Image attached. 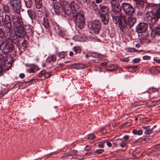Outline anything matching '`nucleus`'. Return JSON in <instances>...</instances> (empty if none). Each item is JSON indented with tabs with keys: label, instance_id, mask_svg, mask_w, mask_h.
<instances>
[{
	"label": "nucleus",
	"instance_id": "5",
	"mask_svg": "<svg viewBox=\"0 0 160 160\" xmlns=\"http://www.w3.org/2000/svg\"><path fill=\"white\" fill-rule=\"evenodd\" d=\"M123 15L121 14L119 15L112 17L113 22L116 24L118 23V26L122 31H124L128 25L127 22L122 18Z\"/></svg>",
	"mask_w": 160,
	"mask_h": 160
},
{
	"label": "nucleus",
	"instance_id": "15",
	"mask_svg": "<svg viewBox=\"0 0 160 160\" xmlns=\"http://www.w3.org/2000/svg\"><path fill=\"white\" fill-rule=\"evenodd\" d=\"M12 21L13 25L12 26V28H15L23 25L21 21V19L19 17L17 16H13L12 17Z\"/></svg>",
	"mask_w": 160,
	"mask_h": 160
},
{
	"label": "nucleus",
	"instance_id": "43",
	"mask_svg": "<svg viewBox=\"0 0 160 160\" xmlns=\"http://www.w3.org/2000/svg\"><path fill=\"white\" fill-rule=\"evenodd\" d=\"M152 129H150L146 130L145 131V133L147 134H150L152 132Z\"/></svg>",
	"mask_w": 160,
	"mask_h": 160
},
{
	"label": "nucleus",
	"instance_id": "54",
	"mask_svg": "<svg viewBox=\"0 0 160 160\" xmlns=\"http://www.w3.org/2000/svg\"><path fill=\"white\" fill-rule=\"evenodd\" d=\"M19 76L22 79L24 78L25 75L23 73H20L19 74Z\"/></svg>",
	"mask_w": 160,
	"mask_h": 160
},
{
	"label": "nucleus",
	"instance_id": "36",
	"mask_svg": "<svg viewBox=\"0 0 160 160\" xmlns=\"http://www.w3.org/2000/svg\"><path fill=\"white\" fill-rule=\"evenodd\" d=\"M73 50L76 53L79 52L80 51V48L78 47H74L73 48Z\"/></svg>",
	"mask_w": 160,
	"mask_h": 160
},
{
	"label": "nucleus",
	"instance_id": "46",
	"mask_svg": "<svg viewBox=\"0 0 160 160\" xmlns=\"http://www.w3.org/2000/svg\"><path fill=\"white\" fill-rule=\"evenodd\" d=\"M104 151V150L103 149H99L96 150L95 152L98 154H100L103 153Z\"/></svg>",
	"mask_w": 160,
	"mask_h": 160
},
{
	"label": "nucleus",
	"instance_id": "25",
	"mask_svg": "<svg viewBox=\"0 0 160 160\" xmlns=\"http://www.w3.org/2000/svg\"><path fill=\"white\" fill-rule=\"evenodd\" d=\"M145 0H137L136 2V4L137 7L139 8L140 7H142L144 5V2Z\"/></svg>",
	"mask_w": 160,
	"mask_h": 160
},
{
	"label": "nucleus",
	"instance_id": "57",
	"mask_svg": "<svg viewBox=\"0 0 160 160\" xmlns=\"http://www.w3.org/2000/svg\"><path fill=\"white\" fill-rule=\"evenodd\" d=\"M3 70V66L2 65L0 64V73Z\"/></svg>",
	"mask_w": 160,
	"mask_h": 160
},
{
	"label": "nucleus",
	"instance_id": "7",
	"mask_svg": "<svg viewBox=\"0 0 160 160\" xmlns=\"http://www.w3.org/2000/svg\"><path fill=\"white\" fill-rule=\"evenodd\" d=\"M102 24L100 21L95 20L88 23V27L91 29L93 32L96 34L99 33L101 30Z\"/></svg>",
	"mask_w": 160,
	"mask_h": 160
},
{
	"label": "nucleus",
	"instance_id": "63",
	"mask_svg": "<svg viewBox=\"0 0 160 160\" xmlns=\"http://www.w3.org/2000/svg\"><path fill=\"white\" fill-rule=\"evenodd\" d=\"M148 126H145L143 127L142 128H143L144 129H148Z\"/></svg>",
	"mask_w": 160,
	"mask_h": 160
},
{
	"label": "nucleus",
	"instance_id": "61",
	"mask_svg": "<svg viewBox=\"0 0 160 160\" xmlns=\"http://www.w3.org/2000/svg\"><path fill=\"white\" fill-rule=\"evenodd\" d=\"M69 54L70 56H72L73 55V53L72 52H70Z\"/></svg>",
	"mask_w": 160,
	"mask_h": 160
},
{
	"label": "nucleus",
	"instance_id": "22",
	"mask_svg": "<svg viewBox=\"0 0 160 160\" xmlns=\"http://www.w3.org/2000/svg\"><path fill=\"white\" fill-rule=\"evenodd\" d=\"M35 2L36 8L37 9L41 8L42 5V0H35Z\"/></svg>",
	"mask_w": 160,
	"mask_h": 160
},
{
	"label": "nucleus",
	"instance_id": "13",
	"mask_svg": "<svg viewBox=\"0 0 160 160\" xmlns=\"http://www.w3.org/2000/svg\"><path fill=\"white\" fill-rule=\"evenodd\" d=\"M16 28L15 35L20 38H22L25 36L26 32L23 25L16 27Z\"/></svg>",
	"mask_w": 160,
	"mask_h": 160
},
{
	"label": "nucleus",
	"instance_id": "29",
	"mask_svg": "<svg viewBox=\"0 0 160 160\" xmlns=\"http://www.w3.org/2000/svg\"><path fill=\"white\" fill-rule=\"evenodd\" d=\"M58 55L60 58H63L66 56L65 52L64 51H62L60 52H58Z\"/></svg>",
	"mask_w": 160,
	"mask_h": 160
},
{
	"label": "nucleus",
	"instance_id": "12",
	"mask_svg": "<svg viewBox=\"0 0 160 160\" xmlns=\"http://www.w3.org/2000/svg\"><path fill=\"white\" fill-rule=\"evenodd\" d=\"M53 7L54 11L56 14L59 15L63 12H64V5L62 6L61 2H56L54 3Z\"/></svg>",
	"mask_w": 160,
	"mask_h": 160
},
{
	"label": "nucleus",
	"instance_id": "6",
	"mask_svg": "<svg viewBox=\"0 0 160 160\" xmlns=\"http://www.w3.org/2000/svg\"><path fill=\"white\" fill-rule=\"evenodd\" d=\"M110 4L112 8L111 12L112 17L120 15L121 9L118 1L117 0H112L110 2Z\"/></svg>",
	"mask_w": 160,
	"mask_h": 160
},
{
	"label": "nucleus",
	"instance_id": "62",
	"mask_svg": "<svg viewBox=\"0 0 160 160\" xmlns=\"http://www.w3.org/2000/svg\"><path fill=\"white\" fill-rule=\"evenodd\" d=\"M135 47L136 48H139L140 47V45L139 44H137L135 45Z\"/></svg>",
	"mask_w": 160,
	"mask_h": 160
},
{
	"label": "nucleus",
	"instance_id": "8",
	"mask_svg": "<svg viewBox=\"0 0 160 160\" xmlns=\"http://www.w3.org/2000/svg\"><path fill=\"white\" fill-rule=\"evenodd\" d=\"M9 4L14 13L19 14L21 7V0H10Z\"/></svg>",
	"mask_w": 160,
	"mask_h": 160
},
{
	"label": "nucleus",
	"instance_id": "38",
	"mask_svg": "<svg viewBox=\"0 0 160 160\" xmlns=\"http://www.w3.org/2000/svg\"><path fill=\"white\" fill-rule=\"evenodd\" d=\"M51 76L50 73V72H46L45 71V73L44 74V78H47L50 77Z\"/></svg>",
	"mask_w": 160,
	"mask_h": 160
},
{
	"label": "nucleus",
	"instance_id": "33",
	"mask_svg": "<svg viewBox=\"0 0 160 160\" xmlns=\"http://www.w3.org/2000/svg\"><path fill=\"white\" fill-rule=\"evenodd\" d=\"M11 63L8 62V63H6L4 65L5 69L7 70L9 69L10 67L11 66Z\"/></svg>",
	"mask_w": 160,
	"mask_h": 160
},
{
	"label": "nucleus",
	"instance_id": "20",
	"mask_svg": "<svg viewBox=\"0 0 160 160\" xmlns=\"http://www.w3.org/2000/svg\"><path fill=\"white\" fill-rule=\"evenodd\" d=\"M100 11V12L104 13L103 14L109 13V8L107 6H104L102 4L99 5Z\"/></svg>",
	"mask_w": 160,
	"mask_h": 160
},
{
	"label": "nucleus",
	"instance_id": "28",
	"mask_svg": "<svg viewBox=\"0 0 160 160\" xmlns=\"http://www.w3.org/2000/svg\"><path fill=\"white\" fill-rule=\"evenodd\" d=\"M132 133L135 135L138 134V135H140L142 133V130L140 129L137 131V130L135 129L132 131Z\"/></svg>",
	"mask_w": 160,
	"mask_h": 160
},
{
	"label": "nucleus",
	"instance_id": "9",
	"mask_svg": "<svg viewBox=\"0 0 160 160\" xmlns=\"http://www.w3.org/2000/svg\"><path fill=\"white\" fill-rule=\"evenodd\" d=\"M121 7L125 14L128 15H131L135 12L134 8L129 3H122Z\"/></svg>",
	"mask_w": 160,
	"mask_h": 160
},
{
	"label": "nucleus",
	"instance_id": "58",
	"mask_svg": "<svg viewBox=\"0 0 160 160\" xmlns=\"http://www.w3.org/2000/svg\"><path fill=\"white\" fill-rule=\"evenodd\" d=\"M95 1L98 4L102 2V0H96Z\"/></svg>",
	"mask_w": 160,
	"mask_h": 160
},
{
	"label": "nucleus",
	"instance_id": "19",
	"mask_svg": "<svg viewBox=\"0 0 160 160\" xmlns=\"http://www.w3.org/2000/svg\"><path fill=\"white\" fill-rule=\"evenodd\" d=\"M17 37L18 36L16 35V36H11L9 37V38H8L7 41H9L12 44H19L20 43V41L19 40L18 38Z\"/></svg>",
	"mask_w": 160,
	"mask_h": 160
},
{
	"label": "nucleus",
	"instance_id": "26",
	"mask_svg": "<svg viewBox=\"0 0 160 160\" xmlns=\"http://www.w3.org/2000/svg\"><path fill=\"white\" fill-rule=\"evenodd\" d=\"M26 7L28 8L31 7L32 4V0H24Z\"/></svg>",
	"mask_w": 160,
	"mask_h": 160
},
{
	"label": "nucleus",
	"instance_id": "11",
	"mask_svg": "<svg viewBox=\"0 0 160 160\" xmlns=\"http://www.w3.org/2000/svg\"><path fill=\"white\" fill-rule=\"evenodd\" d=\"M130 15H128L126 14H124L122 16L126 21L127 22L128 25L130 28H131L133 26L136 21V18L134 17H132L130 16Z\"/></svg>",
	"mask_w": 160,
	"mask_h": 160
},
{
	"label": "nucleus",
	"instance_id": "41",
	"mask_svg": "<svg viewBox=\"0 0 160 160\" xmlns=\"http://www.w3.org/2000/svg\"><path fill=\"white\" fill-rule=\"evenodd\" d=\"M3 17V13L0 8V22L2 21V19Z\"/></svg>",
	"mask_w": 160,
	"mask_h": 160
},
{
	"label": "nucleus",
	"instance_id": "21",
	"mask_svg": "<svg viewBox=\"0 0 160 160\" xmlns=\"http://www.w3.org/2000/svg\"><path fill=\"white\" fill-rule=\"evenodd\" d=\"M27 12L29 17L31 19H33L35 18V13L33 10L30 9L28 10H27Z\"/></svg>",
	"mask_w": 160,
	"mask_h": 160
},
{
	"label": "nucleus",
	"instance_id": "47",
	"mask_svg": "<svg viewBox=\"0 0 160 160\" xmlns=\"http://www.w3.org/2000/svg\"><path fill=\"white\" fill-rule=\"evenodd\" d=\"M140 61V59L139 58H136L133 60V62L134 63H138Z\"/></svg>",
	"mask_w": 160,
	"mask_h": 160
},
{
	"label": "nucleus",
	"instance_id": "48",
	"mask_svg": "<svg viewBox=\"0 0 160 160\" xmlns=\"http://www.w3.org/2000/svg\"><path fill=\"white\" fill-rule=\"evenodd\" d=\"M78 64L74 63L72 65L73 68L75 69H78Z\"/></svg>",
	"mask_w": 160,
	"mask_h": 160
},
{
	"label": "nucleus",
	"instance_id": "56",
	"mask_svg": "<svg viewBox=\"0 0 160 160\" xmlns=\"http://www.w3.org/2000/svg\"><path fill=\"white\" fill-rule=\"evenodd\" d=\"M107 145L109 147H111L112 145V143L109 142H107Z\"/></svg>",
	"mask_w": 160,
	"mask_h": 160
},
{
	"label": "nucleus",
	"instance_id": "30",
	"mask_svg": "<svg viewBox=\"0 0 160 160\" xmlns=\"http://www.w3.org/2000/svg\"><path fill=\"white\" fill-rule=\"evenodd\" d=\"M82 1L84 4H87V7L88 8H90L91 5L90 4L91 3V0H82Z\"/></svg>",
	"mask_w": 160,
	"mask_h": 160
},
{
	"label": "nucleus",
	"instance_id": "60",
	"mask_svg": "<svg viewBox=\"0 0 160 160\" xmlns=\"http://www.w3.org/2000/svg\"><path fill=\"white\" fill-rule=\"evenodd\" d=\"M123 138L125 140H128L129 138V136L128 135H125L124 136Z\"/></svg>",
	"mask_w": 160,
	"mask_h": 160
},
{
	"label": "nucleus",
	"instance_id": "1",
	"mask_svg": "<svg viewBox=\"0 0 160 160\" xmlns=\"http://www.w3.org/2000/svg\"><path fill=\"white\" fill-rule=\"evenodd\" d=\"M146 18L150 25L157 21L160 18V5H154L152 11L146 13Z\"/></svg>",
	"mask_w": 160,
	"mask_h": 160
},
{
	"label": "nucleus",
	"instance_id": "34",
	"mask_svg": "<svg viewBox=\"0 0 160 160\" xmlns=\"http://www.w3.org/2000/svg\"><path fill=\"white\" fill-rule=\"evenodd\" d=\"M106 141L105 140L102 141L100 142L98 144V147L100 148H103L104 147V144Z\"/></svg>",
	"mask_w": 160,
	"mask_h": 160
},
{
	"label": "nucleus",
	"instance_id": "59",
	"mask_svg": "<svg viewBox=\"0 0 160 160\" xmlns=\"http://www.w3.org/2000/svg\"><path fill=\"white\" fill-rule=\"evenodd\" d=\"M107 63H108L107 62H104L103 63H102L101 64V65L102 66H106L107 65Z\"/></svg>",
	"mask_w": 160,
	"mask_h": 160
},
{
	"label": "nucleus",
	"instance_id": "53",
	"mask_svg": "<svg viewBox=\"0 0 160 160\" xmlns=\"http://www.w3.org/2000/svg\"><path fill=\"white\" fill-rule=\"evenodd\" d=\"M28 72H29L34 73L35 72V71L34 69L32 68H30L28 70Z\"/></svg>",
	"mask_w": 160,
	"mask_h": 160
},
{
	"label": "nucleus",
	"instance_id": "10",
	"mask_svg": "<svg viewBox=\"0 0 160 160\" xmlns=\"http://www.w3.org/2000/svg\"><path fill=\"white\" fill-rule=\"evenodd\" d=\"M14 46L13 44L7 40L4 46L1 48L2 52L4 54L12 52L14 49Z\"/></svg>",
	"mask_w": 160,
	"mask_h": 160
},
{
	"label": "nucleus",
	"instance_id": "37",
	"mask_svg": "<svg viewBox=\"0 0 160 160\" xmlns=\"http://www.w3.org/2000/svg\"><path fill=\"white\" fill-rule=\"evenodd\" d=\"M126 145V143L124 142V141H122L119 143L120 146L122 148H125Z\"/></svg>",
	"mask_w": 160,
	"mask_h": 160
},
{
	"label": "nucleus",
	"instance_id": "32",
	"mask_svg": "<svg viewBox=\"0 0 160 160\" xmlns=\"http://www.w3.org/2000/svg\"><path fill=\"white\" fill-rule=\"evenodd\" d=\"M48 59H50L49 62L52 61L54 62L56 61V56L55 55H53L51 56L50 57L48 58Z\"/></svg>",
	"mask_w": 160,
	"mask_h": 160
},
{
	"label": "nucleus",
	"instance_id": "2",
	"mask_svg": "<svg viewBox=\"0 0 160 160\" xmlns=\"http://www.w3.org/2000/svg\"><path fill=\"white\" fill-rule=\"evenodd\" d=\"M62 3L64 5V13L68 16L71 15L73 11H77L79 8V6L74 2L69 3L66 1H64Z\"/></svg>",
	"mask_w": 160,
	"mask_h": 160
},
{
	"label": "nucleus",
	"instance_id": "50",
	"mask_svg": "<svg viewBox=\"0 0 160 160\" xmlns=\"http://www.w3.org/2000/svg\"><path fill=\"white\" fill-rule=\"evenodd\" d=\"M22 46L23 47H26L27 46L26 41H24L22 43Z\"/></svg>",
	"mask_w": 160,
	"mask_h": 160
},
{
	"label": "nucleus",
	"instance_id": "16",
	"mask_svg": "<svg viewBox=\"0 0 160 160\" xmlns=\"http://www.w3.org/2000/svg\"><path fill=\"white\" fill-rule=\"evenodd\" d=\"M109 17V13L102 14H101V20L104 24L106 25L108 23Z\"/></svg>",
	"mask_w": 160,
	"mask_h": 160
},
{
	"label": "nucleus",
	"instance_id": "23",
	"mask_svg": "<svg viewBox=\"0 0 160 160\" xmlns=\"http://www.w3.org/2000/svg\"><path fill=\"white\" fill-rule=\"evenodd\" d=\"M77 151L76 150H73L68 152L66 155V156H74L77 154Z\"/></svg>",
	"mask_w": 160,
	"mask_h": 160
},
{
	"label": "nucleus",
	"instance_id": "24",
	"mask_svg": "<svg viewBox=\"0 0 160 160\" xmlns=\"http://www.w3.org/2000/svg\"><path fill=\"white\" fill-rule=\"evenodd\" d=\"M117 68V66L115 65L110 64L107 67V69L110 71H112L116 70Z\"/></svg>",
	"mask_w": 160,
	"mask_h": 160
},
{
	"label": "nucleus",
	"instance_id": "3",
	"mask_svg": "<svg viewBox=\"0 0 160 160\" xmlns=\"http://www.w3.org/2000/svg\"><path fill=\"white\" fill-rule=\"evenodd\" d=\"M73 19L76 26L79 28L81 29L84 27V18L83 14L81 12L75 13L72 12Z\"/></svg>",
	"mask_w": 160,
	"mask_h": 160
},
{
	"label": "nucleus",
	"instance_id": "4",
	"mask_svg": "<svg viewBox=\"0 0 160 160\" xmlns=\"http://www.w3.org/2000/svg\"><path fill=\"white\" fill-rule=\"evenodd\" d=\"M0 25L3 26L4 30L6 33H11L12 32L11 19L8 15H5L3 18L2 21L0 22Z\"/></svg>",
	"mask_w": 160,
	"mask_h": 160
},
{
	"label": "nucleus",
	"instance_id": "42",
	"mask_svg": "<svg viewBox=\"0 0 160 160\" xmlns=\"http://www.w3.org/2000/svg\"><path fill=\"white\" fill-rule=\"evenodd\" d=\"M95 138V136L92 134H89L88 136V139L89 140H92Z\"/></svg>",
	"mask_w": 160,
	"mask_h": 160
},
{
	"label": "nucleus",
	"instance_id": "39",
	"mask_svg": "<svg viewBox=\"0 0 160 160\" xmlns=\"http://www.w3.org/2000/svg\"><path fill=\"white\" fill-rule=\"evenodd\" d=\"M92 8L95 11H97L98 10V6L96 3H94L92 5Z\"/></svg>",
	"mask_w": 160,
	"mask_h": 160
},
{
	"label": "nucleus",
	"instance_id": "17",
	"mask_svg": "<svg viewBox=\"0 0 160 160\" xmlns=\"http://www.w3.org/2000/svg\"><path fill=\"white\" fill-rule=\"evenodd\" d=\"M151 35L152 37H154L155 36L160 35V27L156 26L152 29Z\"/></svg>",
	"mask_w": 160,
	"mask_h": 160
},
{
	"label": "nucleus",
	"instance_id": "55",
	"mask_svg": "<svg viewBox=\"0 0 160 160\" xmlns=\"http://www.w3.org/2000/svg\"><path fill=\"white\" fill-rule=\"evenodd\" d=\"M137 65L131 66V68L132 70L137 68Z\"/></svg>",
	"mask_w": 160,
	"mask_h": 160
},
{
	"label": "nucleus",
	"instance_id": "27",
	"mask_svg": "<svg viewBox=\"0 0 160 160\" xmlns=\"http://www.w3.org/2000/svg\"><path fill=\"white\" fill-rule=\"evenodd\" d=\"M53 28L56 33L58 34L61 33V31L58 25L57 24L55 25Z\"/></svg>",
	"mask_w": 160,
	"mask_h": 160
},
{
	"label": "nucleus",
	"instance_id": "52",
	"mask_svg": "<svg viewBox=\"0 0 160 160\" xmlns=\"http://www.w3.org/2000/svg\"><path fill=\"white\" fill-rule=\"evenodd\" d=\"M32 66L34 67L36 70H39V68L37 66L34 64H32Z\"/></svg>",
	"mask_w": 160,
	"mask_h": 160
},
{
	"label": "nucleus",
	"instance_id": "51",
	"mask_svg": "<svg viewBox=\"0 0 160 160\" xmlns=\"http://www.w3.org/2000/svg\"><path fill=\"white\" fill-rule=\"evenodd\" d=\"M91 149V147L89 145H87L85 147V149L86 151H88Z\"/></svg>",
	"mask_w": 160,
	"mask_h": 160
},
{
	"label": "nucleus",
	"instance_id": "31",
	"mask_svg": "<svg viewBox=\"0 0 160 160\" xmlns=\"http://www.w3.org/2000/svg\"><path fill=\"white\" fill-rule=\"evenodd\" d=\"M6 35L2 29L0 28V37L2 39L5 38ZM5 40V38L4 39Z\"/></svg>",
	"mask_w": 160,
	"mask_h": 160
},
{
	"label": "nucleus",
	"instance_id": "49",
	"mask_svg": "<svg viewBox=\"0 0 160 160\" xmlns=\"http://www.w3.org/2000/svg\"><path fill=\"white\" fill-rule=\"evenodd\" d=\"M142 58L144 60H149L150 58V57L148 56H144L142 57Z\"/></svg>",
	"mask_w": 160,
	"mask_h": 160
},
{
	"label": "nucleus",
	"instance_id": "14",
	"mask_svg": "<svg viewBox=\"0 0 160 160\" xmlns=\"http://www.w3.org/2000/svg\"><path fill=\"white\" fill-rule=\"evenodd\" d=\"M148 25L145 23H139L136 28V31L138 33L145 32L147 29Z\"/></svg>",
	"mask_w": 160,
	"mask_h": 160
},
{
	"label": "nucleus",
	"instance_id": "64",
	"mask_svg": "<svg viewBox=\"0 0 160 160\" xmlns=\"http://www.w3.org/2000/svg\"><path fill=\"white\" fill-rule=\"evenodd\" d=\"M3 43V41L0 39V46Z\"/></svg>",
	"mask_w": 160,
	"mask_h": 160
},
{
	"label": "nucleus",
	"instance_id": "35",
	"mask_svg": "<svg viewBox=\"0 0 160 160\" xmlns=\"http://www.w3.org/2000/svg\"><path fill=\"white\" fill-rule=\"evenodd\" d=\"M3 11L5 13H8L9 11V8L8 6H5L3 7Z\"/></svg>",
	"mask_w": 160,
	"mask_h": 160
},
{
	"label": "nucleus",
	"instance_id": "40",
	"mask_svg": "<svg viewBox=\"0 0 160 160\" xmlns=\"http://www.w3.org/2000/svg\"><path fill=\"white\" fill-rule=\"evenodd\" d=\"M45 73V71L44 70L41 71L39 73V77L40 78H42L43 76L44 77V74Z\"/></svg>",
	"mask_w": 160,
	"mask_h": 160
},
{
	"label": "nucleus",
	"instance_id": "45",
	"mask_svg": "<svg viewBox=\"0 0 160 160\" xmlns=\"http://www.w3.org/2000/svg\"><path fill=\"white\" fill-rule=\"evenodd\" d=\"M85 66L84 65L82 64H78V69H82L85 68Z\"/></svg>",
	"mask_w": 160,
	"mask_h": 160
},
{
	"label": "nucleus",
	"instance_id": "44",
	"mask_svg": "<svg viewBox=\"0 0 160 160\" xmlns=\"http://www.w3.org/2000/svg\"><path fill=\"white\" fill-rule=\"evenodd\" d=\"M34 80V79H32L29 81L25 82L24 83H26V84H27L28 86H29L31 84L32 82Z\"/></svg>",
	"mask_w": 160,
	"mask_h": 160
},
{
	"label": "nucleus",
	"instance_id": "18",
	"mask_svg": "<svg viewBox=\"0 0 160 160\" xmlns=\"http://www.w3.org/2000/svg\"><path fill=\"white\" fill-rule=\"evenodd\" d=\"M42 25L48 31H49L50 29V25L48 18L47 16L46 17H44L43 19V21L42 22Z\"/></svg>",
	"mask_w": 160,
	"mask_h": 160
}]
</instances>
